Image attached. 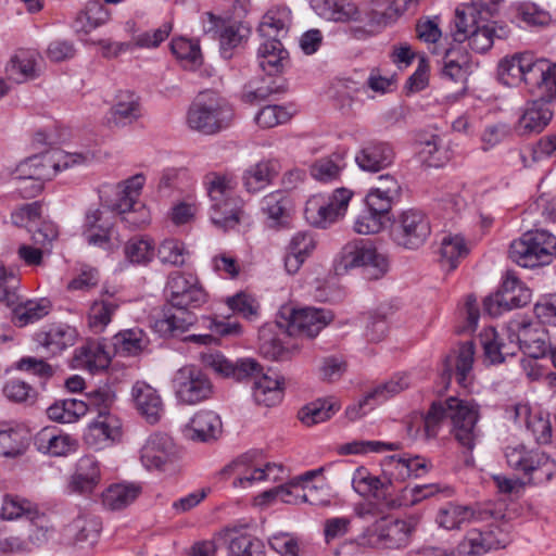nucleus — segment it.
<instances>
[{
  "label": "nucleus",
  "mask_w": 556,
  "mask_h": 556,
  "mask_svg": "<svg viewBox=\"0 0 556 556\" xmlns=\"http://www.w3.org/2000/svg\"><path fill=\"white\" fill-rule=\"evenodd\" d=\"M479 417L476 402L451 396L444 402H433L425 416L408 424L407 433L413 440L428 442L438 437L443 421L450 419L455 440L472 451L480 435Z\"/></svg>",
  "instance_id": "nucleus-1"
},
{
  "label": "nucleus",
  "mask_w": 556,
  "mask_h": 556,
  "mask_svg": "<svg viewBox=\"0 0 556 556\" xmlns=\"http://www.w3.org/2000/svg\"><path fill=\"white\" fill-rule=\"evenodd\" d=\"M203 185L211 201L212 223L224 231L235 228L240 222L241 207L235 194L233 180L212 172L204 176Z\"/></svg>",
  "instance_id": "nucleus-2"
},
{
  "label": "nucleus",
  "mask_w": 556,
  "mask_h": 556,
  "mask_svg": "<svg viewBox=\"0 0 556 556\" xmlns=\"http://www.w3.org/2000/svg\"><path fill=\"white\" fill-rule=\"evenodd\" d=\"M233 116V109L227 100L214 92H204L190 104L187 125L203 135H215L227 129Z\"/></svg>",
  "instance_id": "nucleus-3"
},
{
  "label": "nucleus",
  "mask_w": 556,
  "mask_h": 556,
  "mask_svg": "<svg viewBox=\"0 0 556 556\" xmlns=\"http://www.w3.org/2000/svg\"><path fill=\"white\" fill-rule=\"evenodd\" d=\"M507 338L515 343L516 351L521 350L531 359H522L525 370L533 361L547 356L548 345L555 334H551L543 323L528 317L511 319L507 325Z\"/></svg>",
  "instance_id": "nucleus-4"
},
{
  "label": "nucleus",
  "mask_w": 556,
  "mask_h": 556,
  "mask_svg": "<svg viewBox=\"0 0 556 556\" xmlns=\"http://www.w3.org/2000/svg\"><path fill=\"white\" fill-rule=\"evenodd\" d=\"M363 267L368 279H379L388 270V261L384 255L378 253L369 241L354 240L348 242L336 260L334 269L338 275L350 269Z\"/></svg>",
  "instance_id": "nucleus-5"
},
{
  "label": "nucleus",
  "mask_w": 556,
  "mask_h": 556,
  "mask_svg": "<svg viewBox=\"0 0 556 556\" xmlns=\"http://www.w3.org/2000/svg\"><path fill=\"white\" fill-rule=\"evenodd\" d=\"M553 235L544 229L529 230L514 240L509 247V258L525 268L545 266L552 263Z\"/></svg>",
  "instance_id": "nucleus-6"
},
{
  "label": "nucleus",
  "mask_w": 556,
  "mask_h": 556,
  "mask_svg": "<svg viewBox=\"0 0 556 556\" xmlns=\"http://www.w3.org/2000/svg\"><path fill=\"white\" fill-rule=\"evenodd\" d=\"M89 159L80 153H64L62 151H50L36 154L21 162L16 167V174L22 178H31L46 181L51 179L61 169L83 164Z\"/></svg>",
  "instance_id": "nucleus-7"
},
{
  "label": "nucleus",
  "mask_w": 556,
  "mask_h": 556,
  "mask_svg": "<svg viewBox=\"0 0 556 556\" xmlns=\"http://www.w3.org/2000/svg\"><path fill=\"white\" fill-rule=\"evenodd\" d=\"M505 457L511 469L529 476L535 483L547 482L554 476L555 462L540 450H530L525 444L508 445Z\"/></svg>",
  "instance_id": "nucleus-8"
},
{
  "label": "nucleus",
  "mask_w": 556,
  "mask_h": 556,
  "mask_svg": "<svg viewBox=\"0 0 556 556\" xmlns=\"http://www.w3.org/2000/svg\"><path fill=\"white\" fill-rule=\"evenodd\" d=\"M430 235V219L424 211L418 208L401 212L392 224L393 241L408 250H416L424 245Z\"/></svg>",
  "instance_id": "nucleus-9"
},
{
  "label": "nucleus",
  "mask_w": 556,
  "mask_h": 556,
  "mask_svg": "<svg viewBox=\"0 0 556 556\" xmlns=\"http://www.w3.org/2000/svg\"><path fill=\"white\" fill-rule=\"evenodd\" d=\"M165 295L174 307L197 308L207 302L208 294L193 273L174 270L166 280Z\"/></svg>",
  "instance_id": "nucleus-10"
},
{
  "label": "nucleus",
  "mask_w": 556,
  "mask_h": 556,
  "mask_svg": "<svg viewBox=\"0 0 556 556\" xmlns=\"http://www.w3.org/2000/svg\"><path fill=\"white\" fill-rule=\"evenodd\" d=\"M352 197L353 191L343 187L337 188L328 200L313 197L306 202L305 217L311 225L326 229L345 215Z\"/></svg>",
  "instance_id": "nucleus-11"
},
{
  "label": "nucleus",
  "mask_w": 556,
  "mask_h": 556,
  "mask_svg": "<svg viewBox=\"0 0 556 556\" xmlns=\"http://www.w3.org/2000/svg\"><path fill=\"white\" fill-rule=\"evenodd\" d=\"M146 182L143 174H136L117 185V198L113 203V210L124 215L123 219L135 228H139L149 222L148 212L139 202L141 190Z\"/></svg>",
  "instance_id": "nucleus-12"
},
{
  "label": "nucleus",
  "mask_w": 556,
  "mask_h": 556,
  "mask_svg": "<svg viewBox=\"0 0 556 556\" xmlns=\"http://www.w3.org/2000/svg\"><path fill=\"white\" fill-rule=\"evenodd\" d=\"M172 389L179 403L195 405L211 396L213 386L199 367L186 365L175 371Z\"/></svg>",
  "instance_id": "nucleus-13"
},
{
  "label": "nucleus",
  "mask_w": 556,
  "mask_h": 556,
  "mask_svg": "<svg viewBox=\"0 0 556 556\" xmlns=\"http://www.w3.org/2000/svg\"><path fill=\"white\" fill-rule=\"evenodd\" d=\"M522 83L530 93L553 100L556 97V63L528 52Z\"/></svg>",
  "instance_id": "nucleus-14"
},
{
  "label": "nucleus",
  "mask_w": 556,
  "mask_h": 556,
  "mask_svg": "<svg viewBox=\"0 0 556 556\" xmlns=\"http://www.w3.org/2000/svg\"><path fill=\"white\" fill-rule=\"evenodd\" d=\"M333 319L331 311L317 307L292 309L279 326L286 327L290 336L315 338Z\"/></svg>",
  "instance_id": "nucleus-15"
},
{
  "label": "nucleus",
  "mask_w": 556,
  "mask_h": 556,
  "mask_svg": "<svg viewBox=\"0 0 556 556\" xmlns=\"http://www.w3.org/2000/svg\"><path fill=\"white\" fill-rule=\"evenodd\" d=\"M352 486L361 496H372L388 509L401 506L400 500L395 496V488L391 478L380 479L366 468L359 467L353 473Z\"/></svg>",
  "instance_id": "nucleus-16"
},
{
  "label": "nucleus",
  "mask_w": 556,
  "mask_h": 556,
  "mask_svg": "<svg viewBox=\"0 0 556 556\" xmlns=\"http://www.w3.org/2000/svg\"><path fill=\"white\" fill-rule=\"evenodd\" d=\"M204 31L213 38H218L220 53L224 59L232 56V50L239 47L250 36V28L242 23L224 21L207 13Z\"/></svg>",
  "instance_id": "nucleus-17"
},
{
  "label": "nucleus",
  "mask_w": 556,
  "mask_h": 556,
  "mask_svg": "<svg viewBox=\"0 0 556 556\" xmlns=\"http://www.w3.org/2000/svg\"><path fill=\"white\" fill-rule=\"evenodd\" d=\"M274 470L281 471L283 468L281 465L274 463H268L263 468L256 467L252 464L250 454H244L225 466L222 470V475L225 477L235 476L236 478L232 482L233 486L247 488L251 486L256 481L278 480L277 475L271 476V471Z\"/></svg>",
  "instance_id": "nucleus-18"
},
{
  "label": "nucleus",
  "mask_w": 556,
  "mask_h": 556,
  "mask_svg": "<svg viewBox=\"0 0 556 556\" xmlns=\"http://www.w3.org/2000/svg\"><path fill=\"white\" fill-rule=\"evenodd\" d=\"M509 542V535L498 525H489L483 529H470L459 542L460 551L469 556L482 555L494 548H502Z\"/></svg>",
  "instance_id": "nucleus-19"
},
{
  "label": "nucleus",
  "mask_w": 556,
  "mask_h": 556,
  "mask_svg": "<svg viewBox=\"0 0 556 556\" xmlns=\"http://www.w3.org/2000/svg\"><path fill=\"white\" fill-rule=\"evenodd\" d=\"M177 454V447L170 437L164 433H153L141 447L140 459L149 470H163L167 464L176 459Z\"/></svg>",
  "instance_id": "nucleus-20"
},
{
  "label": "nucleus",
  "mask_w": 556,
  "mask_h": 556,
  "mask_svg": "<svg viewBox=\"0 0 556 556\" xmlns=\"http://www.w3.org/2000/svg\"><path fill=\"white\" fill-rule=\"evenodd\" d=\"M395 159L393 146L388 141L368 140L362 144L355 154L357 166L369 173L380 172L391 166Z\"/></svg>",
  "instance_id": "nucleus-21"
},
{
  "label": "nucleus",
  "mask_w": 556,
  "mask_h": 556,
  "mask_svg": "<svg viewBox=\"0 0 556 556\" xmlns=\"http://www.w3.org/2000/svg\"><path fill=\"white\" fill-rule=\"evenodd\" d=\"M101 481L100 464L92 456L81 457L65 485L67 494L90 495Z\"/></svg>",
  "instance_id": "nucleus-22"
},
{
  "label": "nucleus",
  "mask_w": 556,
  "mask_h": 556,
  "mask_svg": "<svg viewBox=\"0 0 556 556\" xmlns=\"http://www.w3.org/2000/svg\"><path fill=\"white\" fill-rule=\"evenodd\" d=\"M122 435V422L111 413L98 414L97 418L88 426L85 433V442L94 450H102L119 440Z\"/></svg>",
  "instance_id": "nucleus-23"
},
{
  "label": "nucleus",
  "mask_w": 556,
  "mask_h": 556,
  "mask_svg": "<svg viewBox=\"0 0 556 556\" xmlns=\"http://www.w3.org/2000/svg\"><path fill=\"white\" fill-rule=\"evenodd\" d=\"M113 224L99 208H89L85 214L81 235L88 244L110 250L113 248Z\"/></svg>",
  "instance_id": "nucleus-24"
},
{
  "label": "nucleus",
  "mask_w": 556,
  "mask_h": 556,
  "mask_svg": "<svg viewBox=\"0 0 556 556\" xmlns=\"http://www.w3.org/2000/svg\"><path fill=\"white\" fill-rule=\"evenodd\" d=\"M551 101L543 98L529 102L516 125V130L521 136L541 132L552 121L554 112Z\"/></svg>",
  "instance_id": "nucleus-25"
},
{
  "label": "nucleus",
  "mask_w": 556,
  "mask_h": 556,
  "mask_svg": "<svg viewBox=\"0 0 556 556\" xmlns=\"http://www.w3.org/2000/svg\"><path fill=\"white\" fill-rule=\"evenodd\" d=\"M185 438L195 442L216 440L222 433L220 417L213 410L197 412L182 428Z\"/></svg>",
  "instance_id": "nucleus-26"
},
{
  "label": "nucleus",
  "mask_w": 556,
  "mask_h": 556,
  "mask_svg": "<svg viewBox=\"0 0 556 556\" xmlns=\"http://www.w3.org/2000/svg\"><path fill=\"white\" fill-rule=\"evenodd\" d=\"M260 208L265 216L266 225L270 228H279L289 224L292 202L286 191L277 190L261 200Z\"/></svg>",
  "instance_id": "nucleus-27"
},
{
  "label": "nucleus",
  "mask_w": 556,
  "mask_h": 556,
  "mask_svg": "<svg viewBox=\"0 0 556 556\" xmlns=\"http://www.w3.org/2000/svg\"><path fill=\"white\" fill-rule=\"evenodd\" d=\"M418 525L417 517L396 519L387 522L382 519L377 528L379 541L388 548H400L406 546Z\"/></svg>",
  "instance_id": "nucleus-28"
},
{
  "label": "nucleus",
  "mask_w": 556,
  "mask_h": 556,
  "mask_svg": "<svg viewBox=\"0 0 556 556\" xmlns=\"http://www.w3.org/2000/svg\"><path fill=\"white\" fill-rule=\"evenodd\" d=\"M74 366L90 372H98L109 367L111 352L106 350L104 341H88L75 350Z\"/></svg>",
  "instance_id": "nucleus-29"
},
{
  "label": "nucleus",
  "mask_w": 556,
  "mask_h": 556,
  "mask_svg": "<svg viewBox=\"0 0 556 556\" xmlns=\"http://www.w3.org/2000/svg\"><path fill=\"white\" fill-rule=\"evenodd\" d=\"M441 77L465 88L468 76L471 73L470 55L460 46L448 48L442 60Z\"/></svg>",
  "instance_id": "nucleus-30"
},
{
  "label": "nucleus",
  "mask_w": 556,
  "mask_h": 556,
  "mask_svg": "<svg viewBox=\"0 0 556 556\" xmlns=\"http://www.w3.org/2000/svg\"><path fill=\"white\" fill-rule=\"evenodd\" d=\"M121 301L115 298V291L103 290L101 298L93 301L87 314V325L93 333H101L112 321Z\"/></svg>",
  "instance_id": "nucleus-31"
},
{
  "label": "nucleus",
  "mask_w": 556,
  "mask_h": 556,
  "mask_svg": "<svg viewBox=\"0 0 556 556\" xmlns=\"http://www.w3.org/2000/svg\"><path fill=\"white\" fill-rule=\"evenodd\" d=\"M131 395L136 408L149 424H156L161 419L164 413V405L155 389L138 381L131 389Z\"/></svg>",
  "instance_id": "nucleus-32"
},
{
  "label": "nucleus",
  "mask_w": 556,
  "mask_h": 556,
  "mask_svg": "<svg viewBox=\"0 0 556 556\" xmlns=\"http://www.w3.org/2000/svg\"><path fill=\"white\" fill-rule=\"evenodd\" d=\"M77 330L65 324L52 325L46 331L36 334L37 343L42 346L48 354L56 355L65 349L73 346L77 340Z\"/></svg>",
  "instance_id": "nucleus-33"
},
{
  "label": "nucleus",
  "mask_w": 556,
  "mask_h": 556,
  "mask_svg": "<svg viewBox=\"0 0 556 556\" xmlns=\"http://www.w3.org/2000/svg\"><path fill=\"white\" fill-rule=\"evenodd\" d=\"M280 169L278 160H262L244 170L243 186L248 192H260L273 184Z\"/></svg>",
  "instance_id": "nucleus-34"
},
{
  "label": "nucleus",
  "mask_w": 556,
  "mask_h": 556,
  "mask_svg": "<svg viewBox=\"0 0 556 556\" xmlns=\"http://www.w3.org/2000/svg\"><path fill=\"white\" fill-rule=\"evenodd\" d=\"M283 378L275 372H263L253 382L252 395L256 404L274 406L278 404L283 394Z\"/></svg>",
  "instance_id": "nucleus-35"
},
{
  "label": "nucleus",
  "mask_w": 556,
  "mask_h": 556,
  "mask_svg": "<svg viewBox=\"0 0 556 556\" xmlns=\"http://www.w3.org/2000/svg\"><path fill=\"white\" fill-rule=\"evenodd\" d=\"M28 445V433L15 421L0 422V456L17 457Z\"/></svg>",
  "instance_id": "nucleus-36"
},
{
  "label": "nucleus",
  "mask_w": 556,
  "mask_h": 556,
  "mask_svg": "<svg viewBox=\"0 0 556 556\" xmlns=\"http://www.w3.org/2000/svg\"><path fill=\"white\" fill-rule=\"evenodd\" d=\"M197 321V316L188 307H174L168 303L163 308V316L156 321L164 334L177 336L186 332Z\"/></svg>",
  "instance_id": "nucleus-37"
},
{
  "label": "nucleus",
  "mask_w": 556,
  "mask_h": 556,
  "mask_svg": "<svg viewBox=\"0 0 556 556\" xmlns=\"http://www.w3.org/2000/svg\"><path fill=\"white\" fill-rule=\"evenodd\" d=\"M314 8L319 15L328 20L333 21H356V22H368L369 13L366 14V18L354 3L348 2L346 0H313ZM369 25V23H367Z\"/></svg>",
  "instance_id": "nucleus-38"
},
{
  "label": "nucleus",
  "mask_w": 556,
  "mask_h": 556,
  "mask_svg": "<svg viewBox=\"0 0 556 556\" xmlns=\"http://www.w3.org/2000/svg\"><path fill=\"white\" fill-rule=\"evenodd\" d=\"M291 23V11L286 7H275L263 16L258 25V33L265 39L280 40L288 34Z\"/></svg>",
  "instance_id": "nucleus-39"
},
{
  "label": "nucleus",
  "mask_w": 556,
  "mask_h": 556,
  "mask_svg": "<svg viewBox=\"0 0 556 556\" xmlns=\"http://www.w3.org/2000/svg\"><path fill=\"white\" fill-rule=\"evenodd\" d=\"M141 492L142 488L139 483H113L102 492V504L110 510H121L132 504Z\"/></svg>",
  "instance_id": "nucleus-40"
},
{
  "label": "nucleus",
  "mask_w": 556,
  "mask_h": 556,
  "mask_svg": "<svg viewBox=\"0 0 556 556\" xmlns=\"http://www.w3.org/2000/svg\"><path fill=\"white\" fill-rule=\"evenodd\" d=\"M260 67L268 75L281 73L288 63V51L279 39H266L257 50Z\"/></svg>",
  "instance_id": "nucleus-41"
},
{
  "label": "nucleus",
  "mask_w": 556,
  "mask_h": 556,
  "mask_svg": "<svg viewBox=\"0 0 556 556\" xmlns=\"http://www.w3.org/2000/svg\"><path fill=\"white\" fill-rule=\"evenodd\" d=\"M475 517V510L469 505L448 502L442 505L437 513L435 523L447 531L460 530Z\"/></svg>",
  "instance_id": "nucleus-42"
},
{
  "label": "nucleus",
  "mask_w": 556,
  "mask_h": 556,
  "mask_svg": "<svg viewBox=\"0 0 556 556\" xmlns=\"http://www.w3.org/2000/svg\"><path fill=\"white\" fill-rule=\"evenodd\" d=\"M39 451L52 456H64L74 452L77 447V441L70 434L62 433L55 428H45L37 437Z\"/></svg>",
  "instance_id": "nucleus-43"
},
{
  "label": "nucleus",
  "mask_w": 556,
  "mask_h": 556,
  "mask_svg": "<svg viewBox=\"0 0 556 556\" xmlns=\"http://www.w3.org/2000/svg\"><path fill=\"white\" fill-rule=\"evenodd\" d=\"M475 346L472 342H465L459 346L456 357L447 356L444 361L443 377L451 379L455 366L456 380L466 386L468 375L472 369Z\"/></svg>",
  "instance_id": "nucleus-44"
},
{
  "label": "nucleus",
  "mask_w": 556,
  "mask_h": 556,
  "mask_svg": "<svg viewBox=\"0 0 556 556\" xmlns=\"http://www.w3.org/2000/svg\"><path fill=\"white\" fill-rule=\"evenodd\" d=\"M386 467V473L396 480H405L410 477H421L428 470V463L419 456L400 457L393 455L388 458Z\"/></svg>",
  "instance_id": "nucleus-45"
},
{
  "label": "nucleus",
  "mask_w": 556,
  "mask_h": 556,
  "mask_svg": "<svg viewBox=\"0 0 556 556\" xmlns=\"http://www.w3.org/2000/svg\"><path fill=\"white\" fill-rule=\"evenodd\" d=\"M115 353L122 356H136L149 344L147 333L140 328L125 329L112 338Z\"/></svg>",
  "instance_id": "nucleus-46"
},
{
  "label": "nucleus",
  "mask_w": 556,
  "mask_h": 556,
  "mask_svg": "<svg viewBox=\"0 0 556 556\" xmlns=\"http://www.w3.org/2000/svg\"><path fill=\"white\" fill-rule=\"evenodd\" d=\"M101 530V522L96 517L78 516L65 529L67 543H93Z\"/></svg>",
  "instance_id": "nucleus-47"
},
{
  "label": "nucleus",
  "mask_w": 556,
  "mask_h": 556,
  "mask_svg": "<svg viewBox=\"0 0 556 556\" xmlns=\"http://www.w3.org/2000/svg\"><path fill=\"white\" fill-rule=\"evenodd\" d=\"M481 344L485 357L492 364H500L506 356H513L516 353L515 343L511 340L504 343L494 328H488L481 333Z\"/></svg>",
  "instance_id": "nucleus-48"
},
{
  "label": "nucleus",
  "mask_w": 556,
  "mask_h": 556,
  "mask_svg": "<svg viewBox=\"0 0 556 556\" xmlns=\"http://www.w3.org/2000/svg\"><path fill=\"white\" fill-rule=\"evenodd\" d=\"M87 412V403L77 399L56 401L47 409L48 417L51 420L62 424L76 422L80 417L86 415Z\"/></svg>",
  "instance_id": "nucleus-49"
},
{
  "label": "nucleus",
  "mask_w": 556,
  "mask_h": 556,
  "mask_svg": "<svg viewBox=\"0 0 556 556\" xmlns=\"http://www.w3.org/2000/svg\"><path fill=\"white\" fill-rule=\"evenodd\" d=\"M339 409L340 405L333 397L318 399L305 405L299 417L306 426H313L330 419Z\"/></svg>",
  "instance_id": "nucleus-50"
},
{
  "label": "nucleus",
  "mask_w": 556,
  "mask_h": 556,
  "mask_svg": "<svg viewBox=\"0 0 556 556\" xmlns=\"http://www.w3.org/2000/svg\"><path fill=\"white\" fill-rule=\"evenodd\" d=\"M346 163L342 154L333 153L316 160L309 167L311 176L320 182H333L340 178Z\"/></svg>",
  "instance_id": "nucleus-51"
},
{
  "label": "nucleus",
  "mask_w": 556,
  "mask_h": 556,
  "mask_svg": "<svg viewBox=\"0 0 556 556\" xmlns=\"http://www.w3.org/2000/svg\"><path fill=\"white\" fill-rule=\"evenodd\" d=\"M483 24L484 22L473 13V9L468 8L464 3L458 5L455 10L453 27L451 29L453 40L457 43L466 41L468 36L475 31V28Z\"/></svg>",
  "instance_id": "nucleus-52"
},
{
  "label": "nucleus",
  "mask_w": 556,
  "mask_h": 556,
  "mask_svg": "<svg viewBox=\"0 0 556 556\" xmlns=\"http://www.w3.org/2000/svg\"><path fill=\"white\" fill-rule=\"evenodd\" d=\"M469 249L465 239L459 235H445L440 243V263L448 270L457 267L460 258L465 257Z\"/></svg>",
  "instance_id": "nucleus-53"
},
{
  "label": "nucleus",
  "mask_w": 556,
  "mask_h": 556,
  "mask_svg": "<svg viewBox=\"0 0 556 556\" xmlns=\"http://www.w3.org/2000/svg\"><path fill=\"white\" fill-rule=\"evenodd\" d=\"M109 13L99 1H90L77 14L74 21V28L77 33L88 34L105 24Z\"/></svg>",
  "instance_id": "nucleus-54"
},
{
  "label": "nucleus",
  "mask_w": 556,
  "mask_h": 556,
  "mask_svg": "<svg viewBox=\"0 0 556 556\" xmlns=\"http://www.w3.org/2000/svg\"><path fill=\"white\" fill-rule=\"evenodd\" d=\"M501 290L510 309L523 307L531 301V290L514 273L506 274Z\"/></svg>",
  "instance_id": "nucleus-55"
},
{
  "label": "nucleus",
  "mask_w": 556,
  "mask_h": 556,
  "mask_svg": "<svg viewBox=\"0 0 556 556\" xmlns=\"http://www.w3.org/2000/svg\"><path fill=\"white\" fill-rule=\"evenodd\" d=\"M528 52L515 53L501 60L497 67L498 79L506 86L522 83Z\"/></svg>",
  "instance_id": "nucleus-56"
},
{
  "label": "nucleus",
  "mask_w": 556,
  "mask_h": 556,
  "mask_svg": "<svg viewBox=\"0 0 556 556\" xmlns=\"http://www.w3.org/2000/svg\"><path fill=\"white\" fill-rule=\"evenodd\" d=\"M506 36V27L496 26L494 23H484L475 28V31L466 40H468L471 50L477 53H484L492 48L495 38L503 39Z\"/></svg>",
  "instance_id": "nucleus-57"
},
{
  "label": "nucleus",
  "mask_w": 556,
  "mask_h": 556,
  "mask_svg": "<svg viewBox=\"0 0 556 556\" xmlns=\"http://www.w3.org/2000/svg\"><path fill=\"white\" fill-rule=\"evenodd\" d=\"M227 543L228 556H265L262 541L252 534L230 532Z\"/></svg>",
  "instance_id": "nucleus-58"
},
{
  "label": "nucleus",
  "mask_w": 556,
  "mask_h": 556,
  "mask_svg": "<svg viewBox=\"0 0 556 556\" xmlns=\"http://www.w3.org/2000/svg\"><path fill=\"white\" fill-rule=\"evenodd\" d=\"M35 54L30 51H18L7 65V74L11 79L21 83L35 74Z\"/></svg>",
  "instance_id": "nucleus-59"
},
{
  "label": "nucleus",
  "mask_w": 556,
  "mask_h": 556,
  "mask_svg": "<svg viewBox=\"0 0 556 556\" xmlns=\"http://www.w3.org/2000/svg\"><path fill=\"white\" fill-rule=\"evenodd\" d=\"M225 303L232 314L239 315L244 319L254 320L258 317L260 303L253 295L247 292L240 291L228 296Z\"/></svg>",
  "instance_id": "nucleus-60"
},
{
  "label": "nucleus",
  "mask_w": 556,
  "mask_h": 556,
  "mask_svg": "<svg viewBox=\"0 0 556 556\" xmlns=\"http://www.w3.org/2000/svg\"><path fill=\"white\" fill-rule=\"evenodd\" d=\"M410 380L407 374H396L389 381L377 386L365 396V402L381 403L401 391L407 389Z\"/></svg>",
  "instance_id": "nucleus-61"
},
{
  "label": "nucleus",
  "mask_w": 556,
  "mask_h": 556,
  "mask_svg": "<svg viewBox=\"0 0 556 556\" xmlns=\"http://www.w3.org/2000/svg\"><path fill=\"white\" fill-rule=\"evenodd\" d=\"M50 302L46 299L28 300L14 309V316L18 326L35 323L49 314Z\"/></svg>",
  "instance_id": "nucleus-62"
},
{
  "label": "nucleus",
  "mask_w": 556,
  "mask_h": 556,
  "mask_svg": "<svg viewBox=\"0 0 556 556\" xmlns=\"http://www.w3.org/2000/svg\"><path fill=\"white\" fill-rule=\"evenodd\" d=\"M417 152L420 160L432 167L442 166L446 160V151L441 148V139L437 135H431L417 144Z\"/></svg>",
  "instance_id": "nucleus-63"
},
{
  "label": "nucleus",
  "mask_w": 556,
  "mask_h": 556,
  "mask_svg": "<svg viewBox=\"0 0 556 556\" xmlns=\"http://www.w3.org/2000/svg\"><path fill=\"white\" fill-rule=\"evenodd\" d=\"M269 547L280 556H308L301 549L299 538L290 532H277L268 538Z\"/></svg>",
  "instance_id": "nucleus-64"
}]
</instances>
